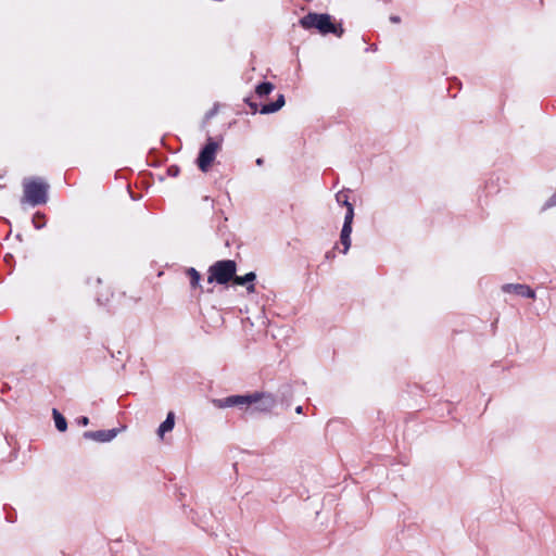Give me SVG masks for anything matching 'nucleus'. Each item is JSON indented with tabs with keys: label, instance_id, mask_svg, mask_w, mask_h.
<instances>
[{
	"label": "nucleus",
	"instance_id": "8",
	"mask_svg": "<svg viewBox=\"0 0 556 556\" xmlns=\"http://www.w3.org/2000/svg\"><path fill=\"white\" fill-rule=\"evenodd\" d=\"M117 432V429L86 431L84 432V438L104 443L112 441L116 437Z\"/></svg>",
	"mask_w": 556,
	"mask_h": 556
},
{
	"label": "nucleus",
	"instance_id": "11",
	"mask_svg": "<svg viewBox=\"0 0 556 556\" xmlns=\"http://www.w3.org/2000/svg\"><path fill=\"white\" fill-rule=\"evenodd\" d=\"M175 426V414L169 412L166 416V419L160 425L157 429V434L162 438L164 433L172 431Z\"/></svg>",
	"mask_w": 556,
	"mask_h": 556
},
{
	"label": "nucleus",
	"instance_id": "13",
	"mask_svg": "<svg viewBox=\"0 0 556 556\" xmlns=\"http://www.w3.org/2000/svg\"><path fill=\"white\" fill-rule=\"evenodd\" d=\"M186 274L190 278L191 288H193V289L201 288V286H200L201 275L195 268H193V267L188 268L186 270Z\"/></svg>",
	"mask_w": 556,
	"mask_h": 556
},
{
	"label": "nucleus",
	"instance_id": "12",
	"mask_svg": "<svg viewBox=\"0 0 556 556\" xmlns=\"http://www.w3.org/2000/svg\"><path fill=\"white\" fill-rule=\"evenodd\" d=\"M52 415H53L55 428L59 431L64 432L67 429V422H66L65 417L56 408H53Z\"/></svg>",
	"mask_w": 556,
	"mask_h": 556
},
{
	"label": "nucleus",
	"instance_id": "20",
	"mask_svg": "<svg viewBox=\"0 0 556 556\" xmlns=\"http://www.w3.org/2000/svg\"><path fill=\"white\" fill-rule=\"evenodd\" d=\"M390 22H391V23H394V24H397V23H400V22H401V17H400V16H397V15H391V16H390Z\"/></svg>",
	"mask_w": 556,
	"mask_h": 556
},
{
	"label": "nucleus",
	"instance_id": "4",
	"mask_svg": "<svg viewBox=\"0 0 556 556\" xmlns=\"http://www.w3.org/2000/svg\"><path fill=\"white\" fill-rule=\"evenodd\" d=\"M237 264L232 260L217 261L208 268L207 281L226 285L235 277Z\"/></svg>",
	"mask_w": 556,
	"mask_h": 556
},
{
	"label": "nucleus",
	"instance_id": "19",
	"mask_svg": "<svg viewBox=\"0 0 556 556\" xmlns=\"http://www.w3.org/2000/svg\"><path fill=\"white\" fill-rule=\"evenodd\" d=\"M77 424L80 426H87L89 424V418L86 416L79 417L77 419Z\"/></svg>",
	"mask_w": 556,
	"mask_h": 556
},
{
	"label": "nucleus",
	"instance_id": "6",
	"mask_svg": "<svg viewBox=\"0 0 556 556\" xmlns=\"http://www.w3.org/2000/svg\"><path fill=\"white\" fill-rule=\"evenodd\" d=\"M354 218V210L349 207V212L345 213L344 223L341 229L340 241L343 245L342 253L346 254L351 247V233L352 224Z\"/></svg>",
	"mask_w": 556,
	"mask_h": 556
},
{
	"label": "nucleus",
	"instance_id": "24",
	"mask_svg": "<svg viewBox=\"0 0 556 556\" xmlns=\"http://www.w3.org/2000/svg\"><path fill=\"white\" fill-rule=\"evenodd\" d=\"M214 113H215L214 111H211V112L208 113V116L214 115Z\"/></svg>",
	"mask_w": 556,
	"mask_h": 556
},
{
	"label": "nucleus",
	"instance_id": "22",
	"mask_svg": "<svg viewBox=\"0 0 556 556\" xmlns=\"http://www.w3.org/2000/svg\"><path fill=\"white\" fill-rule=\"evenodd\" d=\"M263 163H264V160H263V159L258 157V159L256 160V164H257L258 166L263 165Z\"/></svg>",
	"mask_w": 556,
	"mask_h": 556
},
{
	"label": "nucleus",
	"instance_id": "3",
	"mask_svg": "<svg viewBox=\"0 0 556 556\" xmlns=\"http://www.w3.org/2000/svg\"><path fill=\"white\" fill-rule=\"evenodd\" d=\"M49 185L38 178L25 179L23 181L24 197L22 202L33 206L46 204L48 201Z\"/></svg>",
	"mask_w": 556,
	"mask_h": 556
},
{
	"label": "nucleus",
	"instance_id": "14",
	"mask_svg": "<svg viewBox=\"0 0 556 556\" xmlns=\"http://www.w3.org/2000/svg\"><path fill=\"white\" fill-rule=\"evenodd\" d=\"M274 90V85L269 81L261 83L256 86L255 92L258 97H264L269 94Z\"/></svg>",
	"mask_w": 556,
	"mask_h": 556
},
{
	"label": "nucleus",
	"instance_id": "15",
	"mask_svg": "<svg viewBox=\"0 0 556 556\" xmlns=\"http://www.w3.org/2000/svg\"><path fill=\"white\" fill-rule=\"evenodd\" d=\"M336 199L338 203L346 207V212H349V207L354 210L352 203L349 202L348 195L342 194V192L337 193Z\"/></svg>",
	"mask_w": 556,
	"mask_h": 556
},
{
	"label": "nucleus",
	"instance_id": "17",
	"mask_svg": "<svg viewBox=\"0 0 556 556\" xmlns=\"http://www.w3.org/2000/svg\"><path fill=\"white\" fill-rule=\"evenodd\" d=\"M40 217V218H45V215L43 214H40V213H37L34 218H33V223H34V226L35 228L37 229H41L42 227H45V222L41 223V224H37V218Z\"/></svg>",
	"mask_w": 556,
	"mask_h": 556
},
{
	"label": "nucleus",
	"instance_id": "9",
	"mask_svg": "<svg viewBox=\"0 0 556 556\" xmlns=\"http://www.w3.org/2000/svg\"><path fill=\"white\" fill-rule=\"evenodd\" d=\"M256 275L254 271H250L245 274L244 276H237L235 274V277L232 278L233 283L238 286H247V291L249 293L255 292V286L253 281L255 280Z\"/></svg>",
	"mask_w": 556,
	"mask_h": 556
},
{
	"label": "nucleus",
	"instance_id": "1",
	"mask_svg": "<svg viewBox=\"0 0 556 556\" xmlns=\"http://www.w3.org/2000/svg\"><path fill=\"white\" fill-rule=\"evenodd\" d=\"M212 404L217 408L238 407L258 413H270L277 406V399L271 393L254 392L250 394L229 395L213 399Z\"/></svg>",
	"mask_w": 556,
	"mask_h": 556
},
{
	"label": "nucleus",
	"instance_id": "16",
	"mask_svg": "<svg viewBox=\"0 0 556 556\" xmlns=\"http://www.w3.org/2000/svg\"><path fill=\"white\" fill-rule=\"evenodd\" d=\"M179 173H180V168L177 165H170L167 168V174L170 177H177L179 175Z\"/></svg>",
	"mask_w": 556,
	"mask_h": 556
},
{
	"label": "nucleus",
	"instance_id": "21",
	"mask_svg": "<svg viewBox=\"0 0 556 556\" xmlns=\"http://www.w3.org/2000/svg\"><path fill=\"white\" fill-rule=\"evenodd\" d=\"M250 108L253 110V112H256L257 111V104L254 103V102H248Z\"/></svg>",
	"mask_w": 556,
	"mask_h": 556
},
{
	"label": "nucleus",
	"instance_id": "10",
	"mask_svg": "<svg viewBox=\"0 0 556 556\" xmlns=\"http://www.w3.org/2000/svg\"><path fill=\"white\" fill-rule=\"evenodd\" d=\"M285 102H286L285 101V96L283 94H279L275 102H271V103H268V104H264L261 108L260 113L261 114L275 113V112L279 111L285 105Z\"/></svg>",
	"mask_w": 556,
	"mask_h": 556
},
{
	"label": "nucleus",
	"instance_id": "23",
	"mask_svg": "<svg viewBox=\"0 0 556 556\" xmlns=\"http://www.w3.org/2000/svg\"><path fill=\"white\" fill-rule=\"evenodd\" d=\"M302 410H303V407H302V406H298V407L295 408V412H296L298 414H302Z\"/></svg>",
	"mask_w": 556,
	"mask_h": 556
},
{
	"label": "nucleus",
	"instance_id": "2",
	"mask_svg": "<svg viewBox=\"0 0 556 556\" xmlns=\"http://www.w3.org/2000/svg\"><path fill=\"white\" fill-rule=\"evenodd\" d=\"M300 24L305 29L315 28L321 35L333 34L341 38L344 34L342 25L333 23L331 15L327 13L309 12L300 20Z\"/></svg>",
	"mask_w": 556,
	"mask_h": 556
},
{
	"label": "nucleus",
	"instance_id": "5",
	"mask_svg": "<svg viewBox=\"0 0 556 556\" xmlns=\"http://www.w3.org/2000/svg\"><path fill=\"white\" fill-rule=\"evenodd\" d=\"M220 144L213 140V138H208L206 144L201 149L198 156V166L202 172H207L211 167L212 163L215 160L216 153L219 150Z\"/></svg>",
	"mask_w": 556,
	"mask_h": 556
},
{
	"label": "nucleus",
	"instance_id": "18",
	"mask_svg": "<svg viewBox=\"0 0 556 556\" xmlns=\"http://www.w3.org/2000/svg\"><path fill=\"white\" fill-rule=\"evenodd\" d=\"M556 205V192L549 198V200L544 204L543 210H546L551 206Z\"/></svg>",
	"mask_w": 556,
	"mask_h": 556
},
{
	"label": "nucleus",
	"instance_id": "7",
	"mask_svg": "<svg viewBox=\"0 0 556 556\" xmlns=\"http://www.w3.org/2000/svg\"><path fill=\"white\" fill-rule=\"evenodd\" d=\"M502 290L506 293H515L522 298H529V299L535 298V292L527 285L506 283L502 287Z\"/></svg>",
	"mask_w": 556,
	"mask_h": 556
}]
</instances>
